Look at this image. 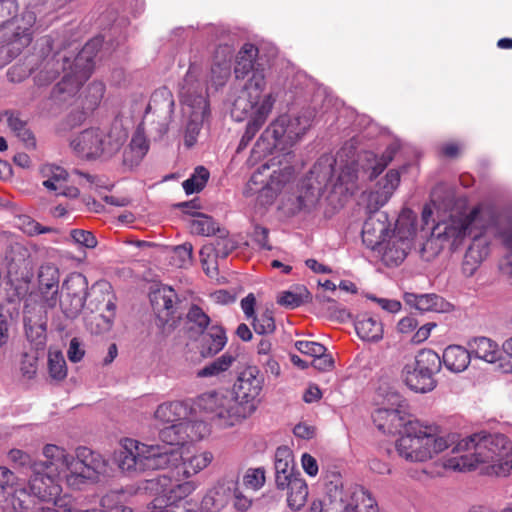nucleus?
<instances>
[{
	"instance_id": "1",
	"label": "nucleus",
	"mask_w": 512,
	"mask_h": 512,
	"mask_svg": "<svg viewBox=\"0 0 512 512\" xmlns=\"http://www.w3.org/2000/svg\"><path fill=\"white\" fill-rule=\"evenodd\" d=\"M263 377L255 366L238 376L233 390L203 393L195 401L196 408L222 428L233 427L250 417L257 409Z\"/></svg>"
},
{
	"instance_id": "2",
	"label": "nucleus",
	"mask_w": 512,
	"mask_h": 512,
	"mask_svg": "<svg viewBox=\"0 0 512 512\" xmlns=\"http://www.w3.org/2000/svg\"><path fill=\"white\" fill-rule=\"evenodd\" d=\"M115 462L123 472L169 469L175 476L189 478L205 469L213 460L209 451L184 456L178 449L149 445L126 438L115 453Z\"/></svg>"
},
{
	"instance_id": "3",
	"label": "nucleus",
	"mask_w": 512,
	"mask_h": 512,
	"mask_svg": "<svg viewBox=\"0 0 512 512\" xmlns=\"http://www.w3.org/2000/svg\"><path fill=\"white\" fill-rule=\"evenodd\" d=\"M452 452L455 456L445 466L456 471L480 469L490 476H507L511 466L512 440L503 433L485 430L473 433L457 442Z\"/></svg>"
},
{
	"instance_id": "4",
	"label": "nucleus",
	"mask_w": 512,
	"mask_h": 512,
	"mask_svg": "<svg viewBox=\"0 0 512 512\" xmlns=\"http://www.w3.org/2000/svg\"><path fill=\"white\" fill-rule=\"evenodd\" d=\"M39 294H30L23 311V321L27 338L42 344L47 328L46 312L58 303L59 272L51 265L41 266L38 274Z\"/></svg>"
},
{
	"instance_id": "5",
	"label": "nucleus",
	"mask_w": 512,
	"mask_h": 512,
	"mask_svg": "<svg viewBox=\"0 0 512 512\" xmlns=\"http://www.w3.org/2000/svg\"><path fill=\"white\" fill-rule=\"evenodd\" d=\"M259 50L252 43H245L236 57L234 74L237 79H245L243 95L233 103L231 115L236 121H242L245 115L252 111L261 93L266 87L265 69L257 62Z\"/></svg>"
},
{
	"instance_id": "6",
	"label": "nucleus",
	"mask_w": 512,
	"mask_h": 512,
	"mask_svg": "<svg viewBox=\"0 0 512 512\" xmlns=\"http://www.w3.org/2000/svg\"><path fill=\"white\" fill-rule=\"evenodd\" d=\"M199 76L200 68L196 64H190L179 84V98L183 112L189 116L185 131L187 147L195 144L204 120L210 115L207 88Z\"/></svg>"
},
{
	"instance_id": "7",
	"label": "nucleus",
	"mask_w": 512,
	"mask_h": 512,
	"mask_svg": "<svg viewBox=\"0 0 512 512\" xmlns=\"http://www.w3.org/2000/svg\"><path fill=\"white\" fill-rule=\"evenodd\" d=\"M396 442L400 457L409 462H425L448 448V441L431 427L412 420Z\"/></svg>"
},
{
	"instance_id": "8",
	"label": "nucleus",
	"mask_w": 512,
	"mask_h": 512,
	"mask_svg": "<svg viewBox=\"0 0 512 512\" xmlns=\"http://www.w3.org/2000/svg\"><path fill=\"white\" fill-rule=\"evenodd\" d=\"M126 139V132L118 125L91 127L73 137L70 146L81 158H109L121 149Z\"/></svg>"
},
{
	"instance_id": "9",
	"label": "nucleus",
	"mask_w": 512,
	"mask_h": 512,
	"mask_svg": "<svg viewBox=\"0 0 512 512\" xmlns=\"http://www.w3.org/2000/svg\"><path fill=\"white\" fill-rule=\"evenodd\" d=\"M274 165L264 163L258 167L250 177L244 190L246 197L257 194V201L262 206L273 204L279 193L294 177L293 167L285 166L270 172Z\"/></svg>"
},
{
	"instance_id": "10",
	"label": "nucleus",
	"mask_w": 512,
	"mask_h": 512,
	"mask_svg": "<svg viewBox=\"0 0 512 512\" xmlns=\"http://www.w3.org/2000/svg\"><path fill=\"white\" fill-rule=\"evenodd\" d=\"M198 484L195 481H181L180 477L167 474L158 475L146 481L144 489L155 496L152 505L160 507L175 503H183L191 495Z\"/></svg>"
},
{
	"instance_id": "11",
	"label": "nucleus",
	"mask_w": 512,
	"mask_h": 512,
	"mask_svg": "<svg viewBox=\"0 0 512 512\" xmlns=\"http://www.w3.org/2000/svg\"><path fill=\"white\" fill-rule=\"evenodd\" d=\"M101 40L98 38L87 42L75 58L74 66L77 70L75 75H65L53 88L54 95L67 94L75 95L92 73L94 58L101 47Z\"/></svg>"
},
{
	"instance_id": "12",
	"label": "nucleus",
	"mask_w": 512,
	"mask_h": 512,
	"mask_svg": "<svg viewBox=\"0 0 512 512\" xmlns=\"http://www.w3.org/2000/svg\"><path fill=\"white\" fill-rule=\"evenodd\" d=\"M328 495L339 512H379L376 500L362 486L333 485L329 488Z\"/></svg>"
},
{
	"instance_id": "13",
	"label": "nucleus",
	"mask_w": 512,
	"mask_h": 512,
	"mask_svg": "<svg viewBox=\"0 0 512 512\" xmlns=\"http://www.w3.org/2000/svg\"><path fill=\"white\" fill-rule=\"evenodd\" d=\"M333 178V164L329 158L320 159L314 164L310 171L306 191L301 192L296 197V206L292 209L293 213L302 210H310L318 202L321 192L328 186Z\"/></svg>"
},
{
	"instance_id": "14",
	"label": "nucleus",
	"mask_w": 512,
	"mask_h": 512,
	"mask_svg": "<svg viewBox=\"0 0 512 512\" xmlns=\"http://www.w3.org/2000/svg\"><path fill=\"white\" fill-rule=\"evenodd\" d=\"M27 488L29 495L39 501L53 503L52 508L58 509L66 506V499L60 497L62 492L60 480L43 469H38L35 464L33 472L29 476Z\"/></svg>"
},
{
	"instance_id": "15",
	"label": "nucleus",
	"mask_w": 512,
	"mask_h": 512,
	"mask_svg": "<svg viewBox=\"0 0 512 512\" xmlns=\"http://www.w3.org/2000/svg\"><path fill=\"white\" fill-rule=\"evenodd\" d=\"M75 461L74 472L68 476V485L72 488L79 489L88 480H95L106 472L104 458L87 447L77 449Z\"/></svg>"
},
{
	"instance_id": "16",
	"label": "nucleus",
	"mask_w": 512,
	"mask_h": 512,
	"mask_svg": "<svg viewBox=\"0 0 512 512\" xmlns=\"http://www.w3.org/2000/svg\"><path fill=\"white\" fill-rule=\"evenodd\" d=\"M415 236L416 215L410 209H403L396 220L391 242L385 245L384 256L393 252L398 256H408L412 253Z\"/></svg>"
},
{
	"instance_id": "17",
	"label": "nucleus",
	"mask_w": 512,
	"mask_h": 512,
	"mask_svg": "<svg viewBox=\"0 0 512 512\" xmlns=\"http://www.w3.org/2000/svg\"><path fill=\"white\" fill-rule=\"evenodd\" d=\"M42 454L45 460L35 463L36 467L52 474L59 480L65 479L68 484V476L74 472L75 457L64 448L54 444L45 445Z\"/></svg>"
},
{
	"instance_id": "18",
	"label": "nucleus",
	"mask_w": 512,
	"mask_h": 512,
	"mask_svg": "<svg viewBox=\"0 0 512 512\" xmlns=\"http://www.w3.org/2000/svg\"><path fill=\"white\" fill-rule=\"evenodd\" d=\"M88 281L80 273L70 274L63 283L62 291L64 298L61 301L63 312L68 317H75L84 307L87 292Z\"/></svg>"
},
{
	"instance_id": "19",
	"label": "nucleus",
	"mask_w": 512,
	"mask_h": 512,
	"mask_svg": "<svg viewBox=\"0 0 512 512\" xmlns=\"http://www.w3.org/2000/svg\"><path fill=\"white\" fill-rule=\"evenodd\" d=\"M390 238V221L387 213H371L362 228V241L371 250L381 251Z\"/></svg>"
},
{
	"instance_id": "20",
	"label": "nucleus",
	"mask_w": 512,
	"mask_h": 512,
	"mask_svg": "<svg viewBox=\"0 0 512 512\" xmlns=\"http://www.w3.org/2000/svg\"><path fill=\"white\" fill-rule=\"evenodd\" d=\"M275 101L276 98L273 96L272 93H269L264 96L260 103L259 101H257L252 111L244 116L247 117L248 115H251V118L246 125V129L243 136L240 139L239 145L237 147V153H240L249 145V143L253 140L255 135L266 123L269 115L272 112ZM244 119L245 118H243L242 120Z\"/></svg>"
},
{
	"instance_id": "21",
	"label": "nucleus",
	"mask_w": 512,
	"mask_h": 512,
	"mask_svg": "<svg viewBox=\"0 0 512 512\" xmlns=\"http://www.w3.org/2000/svg\"><path fill=\"white\" fill-rule=\"evenodd\" d=\"M405 401H400L396 408H378L373 414V422L384 433H402L412 421L405 411Z\"/></svg>"
},
{
	"instance_id": "22",
	"label": "nucleus",
	"mask_w": 512,
	"mask_h": 512,
	"mask_svg": "<svg viewBox=\"0 0 512 512\" xmlns=\"http://www.w3.org/2000/svg\"><path fill=\"white\" fill-rule=\"evenodd\" d=\"M150 302L161 325H166L176 312L178 297L173 288L160 286L150 293Z\"/></svg>"
},
{
	"instance_id": "23",
	"label": "nucleus",
	"mask_w": 512,
	"mask_h": 512,
	"mask_svg": "<svg viewBox=\"0 0 512 512\" xmlns=\"http://www.w3.org/2000/svg\"><path fill=\"white\" fill-rule=\"evenodd\" d=\"M284 120L285 116L278 117L263 131L252 150L253 155L259 152L270 154L278 145L287 144Z\"/></svg>"
},
{
	"instance_id": "24",
	"label": "nucleus",
	"mask_w": 512,
	"mask_h": 512,
	"mask_svg": "<svg viewBox=\"0 0 512 512\" xmlns=\"http://www.w3.org/2000/svg\"><path fill=\"white\" fill-rule=\"evenodd\" d=\"M234 488V480H219L203 497L201 509L204 512H220L232 498V491Z\"/></svg>"
},
{
	"instance_id": "25",
	"label": "nucleus",
	"mask_w": 512,
	"mask_h": 512,
	"mask_svg": "<svg viewBox=\"0 0 512 512\" xmlns=\"http://www.w3.org/2000/svg\"><path fill=\"white\" fill-rule=\"evenodd\" d=\"M403 299L407 305L421 312L448 313L453 310V305L441 296L431 294H415L406 292Z\"/></svg>"
},
{
	"instance_id": "26",
	"label": "nucleus",
	"mask_w": 512,
	"mask_h": 512,
	"mask_svg": "<svg viewBox=\"0 0 512 512\" xmlns=\"http://www.w3.org/2000/svg\"><path fill=\"white\" fill-rule=\"evenodd\" d=\"M274 465L276 487L280 490H284L292 478L300 476L294 472L293 455L287 447L277 448Z\"/></svg>"
},
{
	"instance_id": "27",
	"label": "nucleus",
	"mask_w": 512,
	"mask_h": 512,
	"mask_svg": "<svg viewBox=\"0 0 512 512\" xmlns=\"http://www.w3.org/2000/svg\"><path fill=\"white\" fill-rule=\"evenodd\" d=\"M126 243L134 245L137 248H139V251L137 253L148 254L150 256L171 254H174L176 256H192L193 253V246L191 243L188 242L176 246H166L156 244L154 242L140 240H131L127 241Z\"/></svg>"
},
{
	"instance_id": "28",
	"label": "nucleus",
	"mask_w": 512,
	"mask_h": 512,
	"mask_svg": "<svg viewBox=\"0 0 512 512\" xmlns=\"http://www.w3.org/2000/svg\"><path fill=\"white\" fill-rule=\"evenodd\" d=\"M402 378L409 389L417 393H427L436 387L433 377L416 368L411 364L405 365L402 371Z\"/></svg>"
},
{
	"instance_id": "29",
	"label": "nucleus",
	"mask_w": 512,
	"mask_h": 512,
	"mask_svg": "<svg viewBox=\"0 0 512 512\" xmlns=\"http://www.w3.org/2000/svg\"><path fill=\"white\" fill-rule=\"evenodd\" d=\"M193 215L195 218L189 223L191 233L201 236L218 235L221 239H225L227 237V230L221 228L219 223L215 221L213 217L203 213H195Z\"/></svg>"
},
{
	"instance_id": "30",
	"label": "nucleus",
	"mask_w": 512,
	"mask_h": 512,
	"mask_svg": "<svg viewBox=\"0 0 512 512\" xmlns=\"http://www.w3.org/2000/svg\"><path fill=\"white\" fill-rule=\"evenodd\" d=\"M470 353L488 363H495L501 359V351L496 342L487 337H475L468 343Z\"/></svg>"
},
{
	"instance_id": "31",
	"label": "nucleus",
	"mask_w": 512,
	"mask_h": 512,
	"mask_svg": "<svg viewBox=\"0 0 512 512\" xmlns=\"http://www.w3.org/2000/svg\"><path fill=\"white\" fill-rule=\"evenodd\" d=\"M470 352L459 345L448 346L442 355V363L454 373L464 371L470 363Z\"/></svg>"
},
{
	"instance_id": "32",
	"label": "nucleus",
	"mask_w": 512,
	"mask_h": 512,
	"mask_svg": "<svg viewBox=\"0 0 512 512\" xmlns=\"http://www.w3.org/2000/svg\"><path fill=\"white\" fill-rule=\"evenodd\" d=\"M355 330L364 341L377 342L383 337L382 323L368 314L358 316L355 322Z\"/></svg>"
},
{
	"instance_id": "33",
	"label": "nucleus",
	"mask_w": 512,
	"mask_h": 512,
	"mask_svg": "<svg viewBox=\"0 0 512 512\" xmlns=\"http://www.w3.org/2000/svg\"><path fill=\"white\" fill-rule=\"evenodd\" d=\"M227 343V337L224 329L213 324L207 328V332L203 334L202 338V351L201 354L206 356H213L220 352Z\"/></svg>"
},
{
	"instance_id": "34",
	"label": "nucleus",
	"mask_w": 512,
	"mask_h": 512,
	"mask_svg": "<svg viewBox=\"0 0 512 512\" xmlns=\"http://www.w3.org/2000/svg\"><path fill=\"white\" fill-rule=\"evenodd\" d=\"M5 115L7 116L8 126L16 137L23 142L26 148L35 149L36 138L28 127L27 121L23 120L18 112L6 111Z\"/></svg>"
},
{
	"instance_id": "35",
	"label": "nucleus",
	"mask_w": 512,
	"mask_h": 512,
	"mask_svg": "<svg viewBox=\"0 0 512 512\" xmlns=\"http://www.w3.org/2000/svg\"><path fill=\"white\" fill-rule=\"evenodd\" d=\"M22 20L25 22V25L16 28L10 43L12 49L16 50L17 53L31 43L33 34L31 29L36 22V15L32 11H24L22 13Z\"/></svg>"
},
{
	"instance_id": "36",
	"label": "nucleus",
	"mask_w": 512,
	"mask_h": 512,
	"mask_svg": "<svg viewBox=\"0 0 512 512\" xmlns=\"http://www.w3.org/2000/svg\"><path fill=\"white\" fill-rule=\"evenodd\" d=\"M285 489L288 490L287 503L290 509L299 511L304 507L308 497V486L301 476L292 478Z\"/></svg>"
},
{
	"instance_id": "37",
	"label": "nucleus",
	"mask_w": 512,
	"mask_h": 512,
	"mask_svg": "<svg viewBox=\"0 0 512 512\" xmlns=\"http://www.w3.org/2000/svg\"><path fill=\"white\" fill-rule=\"evenodd\" d=\"M311 300V294L303 285H297L293 288L279 292L277 303L288 309H295Z\"/></svg>"
},
{
	"instance_id": "38",
	"label": "nucleus",
	"mask_w": 512,
	"mask_h": 512,
	"mask_svg": "<svg viewBox=\"0 0 512 512\" xmlns=\"http://www.w3.org/2000/svg\"><path fill=\"white\" fill-rule=\"evenodd\" d=\"M285 129L287 130V144L296 143L309 129L310 119L307 116H288L284 115Z\"/></svg>"
},
{
	"instance_id": "39",
	"label": "nucleus",
	"mask_w": 512,
	"mask_h": 512,
	"mask_svg": "<svg viewBox=\"0 0 512 512\" xmlns=\"http://www.w3.org/2000/svg\"><path fill=\"white\" fill-rule=\"evenodd\" d=\"M186 414V406L180 401L160 404L155 411V418L164 422L175 424L182 421Z\"/></svg>"
},
{
	"instance_id": "40",
	"label": "nucleus",
	"mask_w": 512,
	"mask_h": 512,
	"mask_svg": "<svg viewBox=\"0 0 512 512\" xmlns=\"http://www.w3.org/2000/svg\"><path fill=\"white\" fill-rule=\"evenodd\" d=\"M442 364L441 357L430 349L421 350L415 357V361L411 364L420 369L429 376L434 378V375L440 371Z\"/></svg>"
},
{
	"instance_id": "41",
	"label": "nucleus",
	"mask_w": 512,
	"mask_h": 512,
	"mask_svg": "<svg viewBox=\"0 0 512 512\" xmlns=\"http://www.w3.org/2000/svg\"><path fill=\"white\" fill-rule=\"evenodd\" d=\"M41 173L44 177H47V179L43 181V186L46 189L55 192L62 189V186L66 182L68 176L65 169L50 164L42 166Z\"/></svg>"
},
{
	"instance_id": "42",
	"label": "nucleus",
	"mask_w": 512,
	"mask_h": 512,
	"mask_svg": "<svg viewBox=\"0 0 512 512\" xmlns=\"http://www.w3.org/2000/svg\"><path fill=\"white\" fill-rule=\"evenodd\" d=\"M235 361V357L229 352L224 353L213 362L207 364L197 371V377L208 378L215 377L227 371Z\"/></svg>"
},
{
	"instance_id": "43",
	"label": "nucleus",
	"mask_w": 512,
	"mask_h": 512,
	"mask_svg": "<svg viewBox=\"0 0 512 512\" xmlns=\"http://www.w3.org/2000/svg\"><path fill=\"white\" fill-rule=\"evenodd\" d=\"M209 177L210 173L204 166L196 167L194 173L183 182L184 191L188 195L200 192L206 186Z\"/></svg>"
},
{
	"instance_id": "44",
	"label": "nucleus",
	"mask_w": 512,
	"mask_h": 512,
	"mask_svg": "<svg viewBox=\"0 0 512 512\" xmlns=\"http://www.w3.org/2000/svg\"><path fill=\"white\" fill-rule=\"evenodd\" d=\"M180 425L182 434L185 436L184 443L201 440L209 433L208 426L203 421L182 420Z\"/></svg>"
},
{
	"instance_id": "45",
	"label": "nucleus",
	"mask_w": 512,
	"mask_h": 512,
	"mask_svg": "<svg viewBox=\"0 0 512 512\" xmlns=\"http://www.w3.org/2000/svg\"><path fill=\"white\" fill-rule=\"evenodd\" d=\"M48 370L55 380H62L67 375V366L63 354L60 351H49Z\"/></svg>"
},
{
	"instance_id": "46",
	"label": "nucleus",
	"mask_w": 512,
	"mask_h": 512,
	"mask_svg": "<svg viewBox=\"0 0 512 512\" xmlns=\"http://www.w3.org/2000/svg\"><path fill=\"white\" fill-rule=\"evenodd\" d=\"M358 178V169L354 163H351L342 168L336 185L343 186L346 192L353 194L357 189Z\"/></svg>"
},
{
	"instance_id": "47",
	"label": "nucleus",
	"mask_w": 512,
	"mask_h": 512,
	"mask_svg": "<svg viewBox=\"0 0 512 512\" xmlns=\"http://www.w3.org/2000/svg\"><path fill=\"white\" fill-rule=\"evenodd\" d=\"M180 422L168 425L159 431V439L170 446L180 445L184 443Z\"/></svg>"
},
{
	"instance_id": "48",
	"label": "nucleus",
	"mask_w": 512,
	"mask_h": 512,
	"mask_svg": "<svg viewBox=\"0 0 512 512\" xmlns=\"http://www.w3.org/2000/svg\"><path fill=\"white\" fill-rule=\"evenodd\" d=\"M315 300L320 305H328L327 311L329 312V316L332 319H336L338 321H344L345 319L349 318V313L345 308L339 307L337 303L326 296L323 293H318L315 295Z\"/></svg>"
},
{
	"instance_id": "49",
	"label": "nucleus",
	"mask_w": 512,
	"mask_h": 512,
	"mask_svg": "<svg viewBox=\"0 0 512 512\" xmlns=\"http://www.w3.org/2000/svg\"><path fill=\"white\" fill-rule=\"evenodd\" d=\"M147 150L148 144L145 139L141 136H135L132 138L129 148L124 151V161L128 162L131 156V161L139 162L145 156Z\"/></svg>"
},
{
	"instance_id": "50",
	"label": "nucleus",
	"mask_w": 512,
	"mask_h": 512,
	"mask_svg": "<svg viewBox=\"0 0 512 512\" xmlns=\"http://www.w3.org/2000/svg\"><path fill=\"white\" fill-rule=\"evenodd\" d=\"M265 484V471L263 468L248 469L243 476V487L247 490L258 491Z\"/></svg>"
},
{
	"instance_id": "51",
	"label": "nucleus",
	"mask_w": 512,
	"mask_h": 512,
	"mask_svg": "<svg viewBox=\"0 0 512 512\" xmlns=\"http://www.w3.org/2000/svg\"><path fill=\"white\" fill-rule=\"evenodd\" d=\"M233 507L239 512L248 511L253 503L252 495L248 494L238 482L235 481V488L232 491Z\"/></svg>"
},
{
	"instance_id": "52",
	"label": "nucleus",
	"mask_w": 512,
	"mask_h": 512,
	"mask_svg": "<svg viewBox=\"0 0 512 512\" xmlns=\"http://www.w3.org/2000/svg\"><path fill=\"white\" fill-rule=\"evenodd\" d=\"M187 319L193 323L199 333H204L210 324L209 316L197 305L191 306L187 313Z\"/></svg>"
},
{
	"instance_id": "53",
	"label": "nucleus",
	"mask_w": 512,
	"mask_h": 512,
	"mask_svg": "<svg viewBox=\"0 0 512 512\" xmlns=\"http://www.w3.org/2000/svg\"><path fill=\"white\" fill-rule=\"evenodd\" d=\"M231 74V64H211L210 81L216 87L225 85Z\"/></svg>"
},
{
	"instance_id": "54",
	"label": "nucleus",
	"mask_w": 512,
	"mask_h": 512,
	"mask_svg": "<svg viewBox=\"0 0 512 512\" xmlns=\"http://www.w3.org/2000/svg\"><path fill=\"white\" fill-rule=\"evenodd\" d=\"M16 225L28 235H38L50 231V228H43L38 222L27 215L18 216Z\"/></svg>"
},
{
	"instance_id": "55",
	"label": "nucleus",
	"mask_w": 512,
	"mask_h": 512,
	"mask_svg": "<svg viewBox=\"0 0 512 512\" xmlns=\"http://www.w3.org/2000/svg\"><path fill=\"white\" fill-rule=\"evenodd\" d=\"M8 458L16 467L30 470L31 472H33L34 464L38 463V461H34L28 453L20 449L10 450Z\"/></svg>"
},
{
	"instance_id": "56",
	"label": "nucleus",
	"mask_w": 512,
	"mask_h": 512,
	"mask_svg": "<svg viewBox=\"0 0 512 512\" xmlns=\"http://www.w3.org/2000/svg\"><path fill=\"white\" fill-rule=\"evenodd\" d=\"M253 328L258 334H270L275 330V321L270 311H265L259 317H253Z\"/></svg>"
},
{
	"instance_id": "57",
	"label": "nucleus",
	"mask_w": 512,
	"mask_h": 512,
	"mask_svg": "<svg viewBox=\"0 0 512 512\" xmlns=\"http://www.w3.org/2000/svg\"><path fill=\"white\" fill-rule=\"evenodd\" d=\"M295 348L302 354L313 358L323 355L327 349L324 345L314 341L300 340L295 342Z\"/></svg>"
},
{
	"instance_id": "58",
	"label": "nucleus",
	"mask_w": 512,
	"mask_h": 512,
	"mask_svg": "<svg viewBox=\"0 0 512 512\" xmlns=\"http://www.w3.org/2000/svg\"><path fill=\"white\" fill-rule=\"evenodd\" d=\"M391 196L392 194H388L383 187L381 191H372L368 195L367 208L371 213L379 212V208L384 206Z\"/></svg>"
},
{
	"instance_id": "59",
	"label": "nucleus",
	"mask_w": 512,
	"mask_h": 512,
	"mask_svg": "<svg viewBox=\"0 0 512 512\" xmlns=\"http://www.w3.org/2000/svg\"><path fill=\"white\" fill-rule=\"evenodd\" d=\"M75 243L85 248H94L97 245V239L92 232L82 229H74L70 233Z\"/></svg>"
},
{
	"instance_id": "60",
	"label": "nucleus",
	"mask_w": 512,
	"mask_h": 512,
	"mask_svg": "<svg viewBox=\"0 0 512 512\" xmlns=\"http://www.w3.org/2000/svg\"><path fill=\"white\" fill-rule=\"evenodd\" d=\"M234 48L229 44L218 45L212 56L211 64H231Z\"/></svg>"
},
{
	"instance_id": "61",
	"label": "nucleus",
	"mask_w": 512,
	"mask_h": 512,
	"mask_svg": "<svg viewBox=\"0 0 512 512\" xmlns=\"http://www.w3.org/2000/svg\"><path fill=\"white\" fill-rule=\"evenodd\" d=\"M117 497V494L110 493L106 494L101 499V506L103 508V511H98L96 509H89V510H83V511H77L72 508V506L66 501V506H63L62 508H58L57 510L59 512H109L111 508L114 506V499Z\"/></svg>"
},
{
	"instance_id": "62",
	"label": "nucleus",
	"mask_w": 512,
	"mask_h": 512,
	"mask_svg": "<svg viewBox=\"0 0 512 512\" xmlns=\"http://www.w3.org/2000/svg\"><path fill=\"white\" fill-rule=\"evenodd\" d=\"M151 512H196V510L194 504L190 501H184L183 503L162 505V508L152 507Z\"/></svg>"
},
{
	"instance_id": "63",
	"label": "nucleus",
	"mask_w": 512,
	"mask_h": 512,
	"mask_svg": "<svg viewBox=\"0 0 512 512\" xmlns=\"http://www.w3.org/2000/svg\"><path fill=\"white\" fill-rule=\"evenodd\" d=\"M113 320L111 317L104 315H97L93 321L90 322V330L93 333L99 334L107 332L112 327Z\"/></svg>"
},
{
	"instance_id": "64",
	"label": "nucleus",
	"mask_w": 512,
	"mask_h": 512,
	"mask_svg": "<svg viewBox=\"0 0 512 512\" xmlns=\"http://www.w3.org/2000/svg\"><path fill=\"white\" fill-rule=\"evenodd\" d=\"M497 267L500 277L512 284V258H499Z\"/></svg>"
}]
</instances>
